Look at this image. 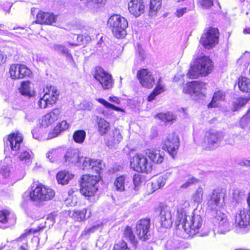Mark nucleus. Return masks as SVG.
I'll return each mask as SVG.
<instances>
[{"mask_svg":"<svg viewBox=\"0 0 250 250\" xmlns=\"http://www.w3.org/2000/svg\"><path fill=\"white\" fill-rule=\"evenodd\" d=\"M212 68V62L209 58L201 56L194 61L187 76L190 79H195L200 76H206L211 73Z\"/></svg>","mask_w":250,"mask_h":250,"instance_id":"1","label":"nucleus"},{"mask_svg":"<svg viewBox=\"0 0 250 250\" xmlns=\"http://www.w3.org/2000/svg\"><path fill=\"white\" fill-rule=\"evenodd\" d=\"M108 25L112 28L114 36L118 39L123 38L126 35V28L128 26L127 20L119 15L111 16L108 20Z\"/></svg>","mask_w":250,"mask_h":250,"instance_id":"2","label":"nucleus"},{"mask_svg":"<svg viewBox=\"0 0 250 250\" xmlns=\"http://www.w3.org/2000/svg\"><path fill=\"white\" fill-rule=\"evenodd\" d=\"M202 226L203 220L200 215L193 214L191 216H188L187 223L183 225V229L185 233L182 237L187 238L198 233Z\"/></svg>","mask_w":250,"mask_h":250,"instance_id":"3","label":"nucleus"},{"mask_svg":"<svg viewBox=\"0 0 250 250\" xmlns=\"http://www.w3.org/2000/svg\"><path fill=\"white\" fill-rule=\"evenodd\" d=\"M99 177L90 175H84L81 179V193L85 196L94 195L98 190L97 185Z\"/></svg>","mask_w":250,"mask_h":250,"instance_id":"4","label":"nucleus"},{"mask_svg":"<svg viewBox=\"0 0 250 250\" xmlns=\"http://www.w3.org/2000/svg\"><path fill=\"white\" fill-rule=\"evenodd\" d=\"M224 137L223 132L210 129L205 133L203 146L207 150H214L219 146Z\"/></svg>","mask_w":250,"mask_h":250,"instance_id":"5","label":"nucleus"},{"mask_svg":"<svg viewBox=\"0 0 250 250\" xmlns=\"http://www.w3.org/2000/svg\"><path fill=\"white\" fill-rule=\"evenodd\" d=\"M250 223V211L241 209L235 215L233 227L238 232H244Z\"/></svg>","mask_w":250,"mask_h":250,"instance_id":"6","label":"nucleus"},{"mask_svg":"<svg viewBox=\"0 0 250 250\" xmlns=\"http://www.w3.org/2000/svg\"><path fill=\"white\" fill-rule=\"evenodd\" d=\"M54 195L55 192L52 189L39 185L30 192L29 197L32 201L38 204L40 202L50 200Z\"/></svg>","mask_w":250,"mask_h":250,"instance_id":"7","label":"nucleus"},{"mask_svg":"<svg viewBox=\"0 0 250 250\" xmlns=\"http://www.w3.org/2000/svg\"><path fill=\"white\" fill-rule=\"evenodd\" d=\"M206 90L205 83L199 81L188 83L184 86L183 92L191 95L195 100H198L204 96Z\"/></svg>","mask_w":250,"mask_h":250,"instance_id":"8","label":"nucleus"},{"mask_svg":"<svg viewBox=\"0 0 250 250\" xmlns=\"http://www.w3.org/2000/svg\"><path fill=\"white\" fill-rule=\"evenodd\" d=\"M226 191L223 188H217L208 196L207 202L208 207L212 210H216L222 207L224 204Z\"/></svg>","mask_w":250,"mask_h":250,"instance_id":"9","label":"nucleus"},{"mask_svg":"<svg viewBox=\"0 0 250 250\" xmlns=\"http://www.w3.org/2000/svg\"><path fill=\"white\" fill-rule=\"evenodd\" d=\"M130 166L134 170L148 173L151 171V165L143 154H136L130 160Z\"/></svg>","mask_w":250,"mask_h":250,"instance_id":"10","label":"nucleus"},{"mask_svg":"<svg viewBox=\"0 0 250 250\" xmlns=\"http://www.w3.org/2000/svg\"><path fill=\"white\" fill-rule=\"evenodd\" d=\"M77 166L83 169L99 174L103 169V165L101 160H94L82 156Z\"/></svg>","mask_w":250,"mask_h":250,"instance_id":"11","label":"nucleus"},{"mask_svg":"<svg viewBox=\"0 0 250 250\" xmlns=\"http://www.w3.org/2000/svg\"><path fill=\"white\" fill-rule=\"evenodd\" d=\"M47 89L48 92H46L38 101V106L40 108H45L49 105H52L58 99L59 92L55 87L50 86Z\"/></svg>","mask_w":250,"mask_h":250,"instance_id":"12","label":"nucleus"},{"mask_svg":"<svg viewBox=\"0 0 250 250\" xmlns=\"http://www.w3.org/2000/svg\"><path fill=\"white\" fill-rule=\"evenodd\" d=\"M219 31L217 28L210 27L203 34L200 42L208 49L211 48L218 43Z\"/></svg>","mask_w":250,"mask_h":250,"instance_id":"13","label":"nucleus"},{"mask_svg":"<svg viewBox=\"0 0 250 250\" xmlns=\"http://www.w3.org/2000/svg\"><path fill=\"white\" fill-rule=\"evenodd\" d=\"M150 218L142 219L137 222L135 233L140 239L146 241L150 238Z\"/></svg>","mask_w":250,"mask_h":250,"instance_id":"14","label":"nucleus"},{"mask_svg":"<svg viewBox=\"0 0 250 250\" xmlns=\"http://www.w3.org/2000/svg\"><path fill=\"white\" fill-rule=\"evenodd\" d=\"M94 77L97 81L99 82L104 89H108L112 87L113 81L111 75L102 68H96Z\"/></svg>","mask_w":250,"mask_h":250,"instance_id":"15","label":"nucleus"},{"mask_svg":"<svg viewBox=\"0 0 250 250\" xmlns=\"http://www.w3.org/2000/svg\"><path fill=\"white\" fill-rule=\"evenodd\" d=\"M137 77L140 84L144 87L150 88L155 84V79L152 73L147 69H141L137 73Z\"/></svg>","mask_w":250,"mask_h":250,"instance_id":"16","label":"nucleus"},{"mask_svg":"<svg viewBox=\"0 0 250 250\" xmlns=\"http://www.w3.org/2000/svg\"><path fill=\"white\" fill-rule=\"evenodd\" d=\"M174 210L173 208L167 206H162L160 208L159 219L161 226L165 228H169L172 224V211Z\"/></svg>","mask_w":250,"mask_h":250,"instance_id":"17","label":"nucleus"},{"mask_svg":"<svg viewBox=\"0 0 250 250\" xmlns=\"http://www.w3.org/2000/svg\"><path fill=\"white\" fill-rule=\"evenodd\" d=\"M179 147V138L174 133L169 134L164 141L163 148L167 149L168 153L174 158Z\"/></svg>","mask_w":250,"mask_h":250,"instance_id":"18","label":"nucleus"},{"mask_svg":"<svg viewBox=\"0 0 250 250\" xmlns=\"http://www.w3.org/2000/svg\"><path fill=\"white\" fill-rule=\"evenodd\" d=\"M9 73L12 79H19L29 76L31 71L24 65L13 64L10 67Z\"/></svg>","mask_w":250,"mask_h":250,"instance_id":"19","label":"nucleus"},{"mask_svg":"<svg viewBox=\"0 0 250 250\" xmlns=\"http://www.w3.org/2000/svg\"><path fill=\"white\" fill-rule=\"evenodd\" d=\"M146 4L144 0H130L128 2V10L135 17L138 18L145 11Z\"/></svg>","mask_w":250,"mask_h":250,"instance_id":"20","label":"nucleus"},{"mask_svg":"<svg viewBox=\"0 0 250 250\" xmlns=\"http://www.w3.org/2000/svg\"><path fill=\"white\" fill-rule=\"evenodd\" d=\"M61 112L60 109L56 108L45 114L40 121L41 126L45 128L53 124L58 119Z\"/></svg>","mask_w":250,"mask_h":250,"instance_id":"21","label":"nucleus"},{"mask_svg":"<svg viewBox=\"0 0 250 250\" xmlns=\"http://www.w3.org/2000/svg\"><path fill=\"white\" fill-rule=\"evenodd\" d=\"M22 137L19 133H13L8 136L6 141H4L6 146L9 145L13 151H18L22 142Z\"/></svg>","mask_w":250,"mask_h":250,"instance_id":"22","label":"nucleus"},{"mask_svg":"<svg viewBox=\"0 0 250 250\" xmlns=\"http://www.w3.org/2000/svg\"><path fill=\"white\" fill-rule=\"evenodd\" d=\"M57 16L52 13L40 12L37 15L35 22L40 24H52L57 20Z\"/></svg>","mask_w":250,"mask_h":250,"instance_id":"23","label":"nucleus"},{"mask_svg":"<svg viewBox=\"0 0 250 250\" xmlns=\"http://www.w3.org/2000/svg\"><path fill=\"white\" fill-rule=\"evenodd\" d=\"M80 152L77 149H68L64 156V163L66 165H69L70 164H74L77 166L80 158Z\"/></svg>","mask_w":250,"mask_h":250,"instance_id":"24","label":"nucleus"},{"mask_svg":"<svg viewBox=\"0 0 250 250\" xmlns=\"http://www.w3.org/2000/svg\"><path fill=\"white\" fill-rule=\"evenodd\" d=\"M146 155L154 163H161L164 160L165 153L160 150L156 149H148L146 152Z\"/></svg>","mask_w":250,"mask_h":250,"instance_id":"25","label":"nucleus"},{"mask_svg":"<svg viewBox=\"0 0 250 250\" xmlns=\"http://www.w3.org/2000/svg\"><path fill=\"white\" fill-rule=\"evenodd\" d=\"M131 181V178L126 175H121L117 177L114 182L116 189L119 191L125 190V187H128V183Z\"/></svg>","mask_w":250,"mask_h":250,"instance_id":"26","label":"nucleus"},{"mask_svg":"<svg viewBox=\"0 0 250 250\" xmlns=\"http://www.w3.org/2000/svg\"><path fill=\"white\" fill-rule=\"evenodd\" d=\"M218 231L221 233H225L230 229V225L227 217L223 214L217 218Z\"/></svg>","mask_w":250,"mask_h":250,"instance_id":"27","label":"nucleus"},{"mask_svg":"<svg viewBox=\"0 0 250 250\" xmlns=\"http://www.w3.org/2000/svg\"><path fill=\"white\" fill-rule=\"evenodd\" d=\"M69 125L66 121H62L61 123L57 124L55 127L49 133L48 139H50L57 137L61 132L67 129Z\"/></svg>","mask_w":250,"mask_h":250,"instance_id":"28","label":"nucleus"},{"mask_svg":"<svg viewBox=\"0 0 250 250\" xmlns=\"http://www.w3.org/2000/svg\"><path fill=\"white\" fill-rule=\"evenodd\" d=\"M122 139L119 129H115L112 131L109 136L106 137L105 140L108 146H112L119 143Z\"/></svg>","mask_w":250,"mask_h":250,"instance_id":"29","label":"nucleus"},{"mask_svg":"<svg viewBox=\"0 0 250 250\" xmlns=\"http://www.w3.org/2000/svg\"><path fill=\"white\" fill-rule=\"evenodd\" d=\"M50 48L59 54L62 55L68 58H72V55L66 47L63 45L53 43Z\"/></svg>","mask_w":250,"mask_h":250,"instance_id":"30","label":"nucleus"},{"mask_svg":"<svg viewBox=\"0 0 250 250\" xmlns=\"http://www.w3.org/2000/svg\"><path fill=\"white\" fill-rule=\"evenodd\" d=\"M97 124L98 131L101 135L106 134L110 129L109 123L103 118L97 117Z\"/></svg>","mask_w":250,"mask_h":250,"instance_id":"31","label":"nucleus"},{"mask_svg":"<svg viewBox=\"0 0 250 250\" xmlns=\"http://www.w3.org/2000/svg\"><path fill=\"white\" fill-rule=\"evenodd\" d=\"M74 175L70 174L68 172L63 171L59 172L56 176V178L59 184L64 185L67 184L69 180L72 179Z\"/></svg>","mask_w":250,"mask_h":250,"instance_id":"32","label":"nucleus"},{"mask_svg":"<svg viewBox=\"0 0 250 250\" xmlns=\"http://www.w3.org/2000/svg\"><path fill=\"white\" fill-rule=\"evenodd\" d=\"M87 209L84 208L82 210H73L69 213L70 216L75 221L80 222L83 221L86 218Z\"/></svg>","mask_w":250,"mask_h":250,"instance_id":"33","label":"nucleus"},{"mask_svg":"<svg viewBox=\"0 0 250 250\" xmlns=\"http://www.w3.org/2000/svg\"><path fill=\"white\" fill-rule=\"evenodd\" d=\"M162 0H150L149 14L150 16L155 15L161 8Z\"/></svg>","mask_w":250,"mask_h":250,"instance_id":"34","label":"nucleus"},{"mask_svg":"<svg viewBox=\"0 0 250 250\" xmlns=\"http://www.w3.org/2000/svg\"><path fill=\"white\" fill-rule=\"evenodd\" d=\"M132 180L133 184H130L128 186V188L136 191L139 189L142 182L141 175L140 174H135L132 178Z\"/></svg>","mask_w":250,"mask_h":250,"instance_id":"35","label":"nucleus"},{"mask_svg":"<svg viewBox=\"0 0 250 250\" xmlns=\"http://www.w3.org/2000/svg\"><path fill=\"white\" fill-rule=\"evenodd\" d=\"M188 216L186 215V211L182 208L177 209V221L178 222V226L182 225V228H183V225L186 224L187 222V220L188 219Z\"/></svg>","mask_w":250,"mask_h":250,"instance_id":"36","label":"nucleus"},{"mask_svg":"<svg viewBox=\"0 0 250 250\" xmlns=\"http://www.w3.org/2000/svg\"><path fill=\"white\" fill-rule=\"evenodd\" d=\"M239 87L241 91L245 92L250 91V80L246 77H242L239 80Z\"/></svg>","mask_w":250,"mask_h":250,"instance_id":"37","label":"nucleus"},{"mask_svg":"<svg viewBox=\"0 0 250 250\" xmlns=\"http://www.w3.org/2000/svg\"><path fill=\"white\" fill-rule=\"evenodd\" d=\"M85 137V131L83 130H79L74 132L73 139L76 143L82 144L84 142Z\"/></svg>","mask_w":250,"mask_h":250,"instance_id":"38","label":"nucleus"},{"mask_svg":"<svg viewBox=\"0 0 250 250\" xmlns=\"http://www.w3.org/2000/svg\"><path fill=\"white\" fill-rule=\"evenodd\" d=\"M124 236L128 239L133 245L135 246L137 244V240L133 233L132 229L130 227L127 226L125 228L124 232Z\"/></svg>","mask_w":250,"mask_h":250,"instance_id":"39","label":"nucleus"},{"mask_svg":"<svg viewBox=\"0 0 250 250\" xmlns=\"http://www.w3.org/2000/svg\"><path fill=\"white\" fill-rule=\"evenodd\" d=\"M203 188L201 187H199L192 195V200L193 202L198 204L201 203L203 201Z\"/></svg>","mask_w":250,"mask_h":250,"instance_id":"40","label":"nucleus"},{"mask_svg":"<svg viewBox=\"0 0 250 250\" xmlns=\"http://www.w3.org/2000/svg\"><path fill=\"white\" fill-rule=\"evenodd\" d=\"M245 197V191L243 189L236 188L234 190L232 199L236 203L240 202Z\"/></svg>","mask_w":250,"mask_h":250,"instance_id":"41","label":"nucleus"},{"mask_svg":"<svg viewBox=\"0 0 250 250\" xmlns=\"http://www.w3.org/2000/svg\"><path fill=\"white\" fill-rule=\"evenodd\" d=\"M225 97V96L223 92L218 91L215 92L211 102L208 104V106L212 107L216 106V103L219 101L224 100Z\"/></svg>","mask_w":250,"mask_h":250,"instance_id":"42","label":"nucleus"},{"mask_svg":"<svg viewBox=\"0 0 250 250\" xmlns=\"http://www.w3.org/2000/svg\"><path fill=\"white\" fill-rule=\"evenodd\" d=\"M157 117L162 121L165 123L172 122L175 120V116L170 112H167L166 113H159L157 114Z\"/></svg>","mask_w":250,"mask_h":250,"instance_id":"43","label":"nucleus"},{"mask_svg":"<svg viewBox=\"0 0 250 250\" xmlns=\"http://www.w3.org/2000/svg\"><path fill=\"white\" fill-rule=\"evenodd\" d=\"M20 91L22 95L31 97L32 96L30 83L28 82H23L21 83Z\"/></svg>","mask_w":250,"mask_h":250,"instance_id":"44","label":"nucleus"},{"mask_svg":"<svg viewBox=\"0 0 250 250\" xmlns=\"http://www.w3.org/2000/svg\"><path fill=\"white\" fill-rule=\"evenodd\" d=\"M69 36L72 39L76 38V42L69 41L67 42L69 45L71 46H78L80 45V43L82 42L84 40L83 35L71 34Z\"/></svg>","mask_w":250,"mask_h":250,"instance_id":"45","label":"nucleus"},{"mask_svg":"<svg viewBox=\"0 0 250 250\" xmlns=\"http://www.w3.org/2000/svg\"><path fill=\"white\" fill-rule=\"evenodd\" d=\"M97 101L102 104H103L106 108H111L112 109H114L116 111H121L122 110L120 108L117 107L110 103H108L105 100L102 99V98H99L97 99Z\"/></svg>","mask_w":250,"mask_h":250,"instance_id":"46","label":"nucleus"},{"mask_svg":"<svg viewBox=\"0 0 250 250\" xmlns=\"http://www.w3.org/2000/svg\"><path fill=\"white\" fill-rule=\"evenodd\" d=\"M166 182V178L163 177H159L157 180L152 183V186L156 188H160L164 187Z\"/></svg>","mask_w":250,"mask_h":250,"instance_id":"47","label":"nucleus"},{"mask_svg":"<svg viewBox=\"0 0 250 250\" xmlns=\"http://www.w3.org/2000/svg\"><path fill=\"white\" fill-rule=\"evenodd\" d=\"M31 154L32 152L31 151L29 152V151L23 150L21 152L19 158L21 161L29 162L31 157Z\"/></svg>","mask_w":250,"mask_h":250,"instance_id":"48","label":"nucleus"},{"mask_svg":"<svg viewBox=\"0 0 250 250\" xmlns=\"http://www.w3.org/2000/svg\"><path fill=\"white\" fill-rule=\"evenodd\" d=\"M9 212L7 210L0 211V223L5 224L8 222Z\"/></svg>","mask_w":250,"mask_h":250,"instance_id":"49","label":"nucleus"},{"mask_svg":"<svg viewBox=\"0 0 250 250\" xmlns=\"http://www.w3.org/2000/svg\"><path fill=\"white\" fill-rule=\"evenodd\" d=\"M165 90V86L164 85V84L162 83L161 79V78H160L157 83L156 86L155 87L153 91L156 93V94L158 95L162 93V92H164Z\"/></svg>","mask_w":250,"mask_h":250,"instance_id":"50","label":"nucleus"},{"mask_svg":"<svg viewBox=\"0 0 250 250\" xmlns=\"http://www.w3.org/2000/svg\"><path fill=\"white\" fill-rule=\"evenodd\" d=\"M199 2L204 9H209L213 5V0H198Z\"/></svg>","mask_w":250,"mask_h":250,"instance_id":"51","label":"nucleus"},{"mask_svg":"<svg viewBox=\"0 0 250 250\" xmlns=\"http://www.w3.org/2000/svg\"><path fill=\"white\" fill-rule=\"evenodd\" d=\"M114 250H129V249L127 247L126 243L122 241L114 246Z\"/></svg>","mask_w":250,"mask_h":250,"instance_id":"52","label":"nucleus"},{"mask_svg":"<svg viewBox=\"0 0 250 250\" xmlns=\"http://www.w3.org/2000/svg\"><path fill=\"white\" fill-rule=\"evenodd\" d=\"M238 138V136L236 134H232L230 135L228 138L226 139V144L234 146L236 143V140Z\"/></svg>","mask_w":250,"mask_h":250,"instance_id":"53","label":"nucleus"},{"mask_svg":"<svg viewBox=\"0 0 250 250\" xmlns=\"http://www.w3.org/2000/svg\"><path fill=\"white\" fill-rule=\"evenodd\" d=\"M197 180L195 178L192 177L191 178L188 179L185 183H184L181 186V188H186L190 186L191 185L196 183Z\"/></svg>","mask_w":250,"mask_h":250,"instance_id":"54","label":"nucleus"},{"mask_svg":"<svg viewBox=\"0 0 250 250\" xmlns=\"http://www.w3.org/2000/svg\"><path fill=\"white\" fill-rule=\"evenodd\" d=\"M167 246L171 250H175L179 248V245L177 241L173 243L172 241L169 240L167 242Z\"/></svg>","mask_w":250,"mask_h":250,"instance_id":"55","label":"nucleus"},{"mask_svg":"<svg viewBox=\"0 0 250 250\" xmlns=\"http://www.w3.org/2000/svg\"><path fill=\"white\" fill-rule=\"evenodd\" d=\"M57 150L56 149H53L49 150L46 153V157L49 160L50 162H53L54 159L53 156L56 154Z\"/></svg>","mask_w":250,"mask_h":250,"instance_id":"56","label":"nucleus"},{"mask_svg":"<svg viewBox=\"0 0 250 250\" xmlns=\"http://www.w3.org/2000/svg\"><path fill=\"white\" fill-rule=\"evenodd\" d=\"M137 52L140 57V60H143L145 58V54L142 46L139 44H138Z\"/></svg>","mask_w":250,"mask_h":250,"instance_id":"57","label":"nucleus"},{"mask_svg":"<svg viewBox=\"0 0 250 250\" xmlns=\"http://www.w3.org/2000/svg\"><path fill=\"white\" fill-rule=\"evenodd\" d=\"M248 101V100L247 99L241 98L238 99L235 102L238 104V105L242 107L247 103Z\"/></svg>","mask_w":250,"mask_h":250,"instance_id":"58","label":"nucleus"},{"mask_svg":"<svg viewBox=\"0 0 250 250\" xmlns=\"http://www.w3.org/2000/svg\"><path fill=\"white\" fill-rule=\"evenodd\" d=\"M0 173L3 178H5L9 175V170L7 167H3L1 168Z\"/></svg>","mask_w":250,"mask_h":250,"instance_id":"59","label":"nucleus"},{"mask_svg":"<svg viewBox=\"0 0 250 250\" xmlns=\"http://www.w3.org/2000/svg\"><path fill=\"white\" fill-rule=\"evenodd\" d=\"M187 8H183L181 9H179L176 11V15L177 17L180 18L183 16L184 14L187 12Z\"/></svg>","mask_w":250,"mask_h":250,"instance_id":"60","label":"nucleus"},{"mask_svg":"<svg viewBox=\"0 0 250 250\" xmlns=\"http://www.w3.org/2000/svg\"><path fill=\"white\" fill-rule=\"evenodd\" d=\"M250 109L248 110V112L247 114L243 116V117L242 118L241 120V123L242 124L243 123L245 122L246 123H247L250 121Z\"/></svg>","mask_w":250,"mask_h":250,"instance_id":"61","label":"nucleus"},{"mask_svg":"<svg viewBox=\"0 0 250 250\" xmlns=\"http://www.w3.org/2000/svg\"><path fill=\"white\" fill-rule=\"evenodd\" d=\"M7 56L3 52L0 51V65L6 61Z\"/></svg>","mask_w":250,"mask_h":250,"instance_id":"62","label":"nucleus"},{"mask_svg":"<svg viewBox=\"0 0 250 250\" xmlns=\"http://www.w3.org/2000/svg\"><path fill=\"white\" fill-rule=\"evenodd\" d=\"M158 95L156 94V93L153 91L147 97V100L148 101L150 102L153 100L156 96Z\"/></svg>","mask_w":250,"mask_h":250,"instance_id":"63","label":"nucleus"},{"mask_svg":"<svg viewBox=\"0 0 250 250\" xmlns=\"http://www.w3.org/2000/svg\"><path fill=\"white\" fill-rule=\"evenodd\" d=\"M239 164L241 166L249 167V160L247 159L242 160L240 161Z\"/></svg>","mask_w":250,"mask_h":250,"instance_id":"64","label":"nucleus"}]
</instances>
